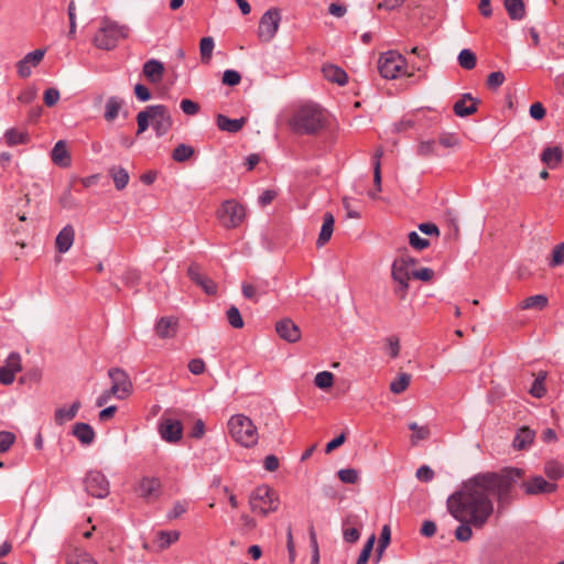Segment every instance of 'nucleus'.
<instances>
[{"instance_id":"obj_1","label":"nucleus","mask_w":564,"mask_h":564,"mask_svg":"<svg viewBox=\"0 0 564 564\" xmlns=\"http://www.w3.org/2000/svg\"><path fill=\"white\" fill-rule=\"evenodd\" d=\"M522 474L519 468H510L500 474H479L465 481L460 489L447 499L449 513L460 523L457 529L485 525L494 514L490 496L497 498L499 511L507 507L512 499V488Z\"/></svg>"},{"instance_id":"obj_2","label":"nucleus","mask_w":564,"mask_h":564,"mask_svg":"<svg viewBox=\"0 0 564 564\" xmlns=\"http://www.w3.org/2000/svg\"><path fill=\"white\" fill-rule=\"evenodd\" d=\"M326 116L315 104L297 107L288 121L290 129L299 134H315L325 127Z\"/></svg>"},{"instance_id":"obj_3","label":"nucleus","mask_w":564,"mask_h":564,"mask_svg":"<svg viewBox=\"0 0 564 564\" xmlns=\"http://www.w3.org/2000/svg\"><path fill=\"white\" fill-rule=\"evenodd\" d=\"M150 121L158 137L166 134L173 124L171 113L166 106H148L137 115V134L143 133L149 128Z\"/></svg>"},{"instance_id":"obj_4","label":"nucleus","mask_w":564,"mask_h":564,"mask_svg":"<svg viewBox=\"0 0 564 564\" xmlns=\"http://www.w3.org/2000/svg\"><path fill=\"white\" fill-rule=\"evenodd\" d=\"M130 29L126 24L105 17L99 22V28L93 39L94 45L104 51H110L117 47L121 40L129 37Z\"/></svg>"},{"instance_id":"obj_5","label":"nucleus","mask_w":564,"mask_h":564,"mask_svg":"<svg viewBox=\"0 0 564 564\" xmlns=\"http://www.w3.org/2000/svg\"><path fill=\"white\" fill-rule=\"evenodd\" d=\"M231 438L239 445L250 448L257 445L259 434L252 420L243 414L232 415L227 423Z\"/></svg>"},{"instance_id":"obj_6","label":"nucleus","mask_w":564,"mask_h":564,"mask_svg":"<svg viewBox=\"0 0 564 564\" xmlns=\"http://www.w3.org/2000/svg\"><path fill=\"white\" fill-rule=\"evenodd\" d=\"M249 503L252 512L267 516L279 508L280 501L276 492L271 487L262 485L252 491Z\"/></svg>"},{"instance_id":"obj_7","label":"nucleus","mask_w":564,"mask_h":564,"mask_svg":"<svg viewBox=\"0 0 564 564\" xmlns=\"http://www.w3.org/2000/svg\"><path fill=\"white\" fill-rule=\"evenodd\" d=\"M405 58L394 51L382 54L378 61V69L380 75L387 79H394L400 75L411 76L405 70Z\"/></svg>"},{"instance_id":"obj_8","label":"nucleus","mask_w":564,"mask_h":564,"mask_svg":"<svg viewBox=\"0 0 564 564\" xmlns=\"http://www.w3.org/2000/svg\"><path fill=\"white\" fill-rule=\"evenodd\" d=\"M217 218L226 229L237 228L243 223L246 210L238 202L229 199L224 202L218 208Z\"/></svg>"},{"instance_id":"obj_9","label":"nucleus","mask_w":564,"mask_h":564,"mask_svg":"<svg viewBox=\"0 0 564 564\" xmlns=\"http://www.w3.org/2000/svg\"><path fill=\"white\" fill-rule=\"evenodd\" d=\"M281 22V11L271 8L265 11L259 21L258 36L262 42H270L276 34Z\"/></svg>"},{"instance_id":"obj_10","label":"nucleus","mask_w":564,"mask_h":564,"mask_svg":"<svg viewBox=\"0 0 564 564\" xmlns=\"http://www.w3.org/2000/svg\"><path fill=\"white\" fill-rule=\"evenodd\" d=\"M85 490L95 498H106L110 492V484L107 477L99 470H90L84 479Z\"/></svg>"},{"instance_id":"obj_11","label":"nucleus","mask_w":564,"mask_h":564,"mask_svg":"<svg viewBox=\"0 0 564 564\" xmlns=\"http://www.w3.org/2000/svg\"><path fill=\"white\" fill-rule=\"evenodd\" d=\"M134 491L138 497L142 498L147 502L156 501L162 495V482L156 477H142Z\"/></svg>"},{"instance_id":"obj_12","label":"nucleus","mask_w":564,"mask_h":564,"mask_svg":"<svg viewBox=\"0 0 564 564\" xmlns=\"http://www.w3.org/2000/svg\"><path fill=\"white\" fill-rule=\"evenodd\" d=\"M391 275L393 281L397 283L394 293L401 300H404L408 294L409 281L412 276V271L405 267V262L403 260H394Z\"/></svg>"},{"instance_id":"obj_13","label":"nucleus","mask_w":564,"mask_h":564,"mask_svg":"<svg viewBox=\"0 0 564 564\" xmlns=\"http://www.w3.org/2000/svg\"><path fill=\"white\" fill-rule=\"evenodd\" d=\"M111 379V392H116L118 399H126L132 391V383L129 376L120 368H111L108 372Z\"/></svg>"},{"instance_id":"obj_14","label":"nucleus","mask_w":564,"mask_h":564,"mask_svg":"<svg viewBox=\"0 0 564 564\" xmlns=\"http://www.w3.org/2000/svg\"><path fill=\"white\" fill-rule=\"evenodd\" d=\"M22 370L21 357L17 352H11L4 366L0 367V383L2 384H11L15 375Z\"/></svg>"},{"instance_id":"obj_15","label":"nucleus","mask_w":564,"mask_h":564,"mask_svg":"<svg viewBox=\"0 0 564 564\" xmlns=\"http://www.w3.org/2000/svg\"><path fill=\"white\" fill-rule=\"evenodd\" d=\"M523 491L529 495L552 494L556 490L555 482L546 481L542 476L532 477L522 482Z\"/></svg>"},{"instance_id":"obj_16","label":"nucleus","mask_w":564,"mask_h":564,"mask_svg":"<svg viewBox=\"0 0 564 564\" xmlns=\"http://www.w3.org/2000/svg\"><path fill=\"white\" fill-rule=\"evenodd\" d=\"M159 432L164 441L175 443L182 438L183 426L178 420L164 417L160 423Z\"/></svg>"},{"instance_id":"obj_17","label":"nucleus","mask_w":564,"mask_h":564,"mask_svg":"<svg viewBox=\"0 0 564 564\" xmlns=\"http://www.w3.org/2000/svg\"><path fill=\"white\" fill-rule=\"evenodd\" d=\"M278 335L289 343H296L301 339L300 327L290 318H283L275 324Z\"/></svg>"},{"instance_id":"obj_18","label":"nucleus","mask_w":564,"mask_h":564,"mask_svg":"<svg viewBox=\"0 0 564 564\" xmlns=\"http://www.w3.org/2000/svg\"><path fill=\"white\" fill-rule=\"evenodd\" d=\"M187 274L193 282L205 291L206 294L215 295L217 293V284L207 275L203 274L197 264L189 265Z\"/></svg>"},{"instance_id":"obj_19","label":"nucleus","mask_w":564,"mask_h":564,"mask_svg":"<svg viewBox=\"0 0 564 564\" xmlns=\"http://www.w3.org/2000/svg\"><path fill=\"white\" fill-rule=\"evenodd\" d=\"M45 54L44 50H35L29 54H26L19 63H18V74L20 77H29L32 73V67L37 66L43 59Z\"/></svg>"},{"instance_id":"obj_20","label":"nucleus","mask_w":564,"mask_h":564,"mask_svg":"<svg viewBox=\"0 0 564 564\" xmlns=\"http://www.w3.org/2000/svg\"><path fill=\"white\" fill-rule=\"evenodd\" d=\"M178 329V319L174 316L161 317L154 327L155 334L163 339L174 338Z\"/></svg>"},{"instance_id":"obj_21","label":"nucleus","mask_w":564,"mask_h":564,"mask_svg":"<svg viewBox=\"0 0 564 564\" xmlns=\"http://www.w3.org/2000/svg\"><path fill=\"white\" fill-rule=\"evenodd\" d=\"M480 100L474 98L470 94H464L453 107V110L458 117H467L477 111V106Z\"/></svg>"},{"instance_id":"obj_22","label":"nucleus","mask_w":564,"mask_h":564,"mask_svg":"<svg viewBox=\"0 0 564 564\" xmlns=\"http://www.w3.org/2000/svg\"><path fill=\"white\" fill-rule=\"evenodd\" d=\"M535 438V431L528 426L520 427L512 441V447L516 451H525L531 447Z\"/></svg>"},{"instance_id":"obj_23","label":"nucleus","mask_w":564,"mask_h":564,"mask_svg":"<svg viewBox=\"0 0 564 564\" xmlns=\"http://www.w3.org/2000/svg\"><path fill=\"white\" fill-rule=\"evenodd\" d=\"M164 70L163 63L153 58L144 63L142 73L150 83L158 84L162 80Z\"/></svg>"},{"instance_id":"obj_24","label":"nucleus","mask_w":564,"mask_h":564,"mask_svg":"<svg viewBox=\"0 0 564 564\" xmlns=\"http://www.w3.org/2000/svg\"><path fill=\"white\" fill-rule=\"evenodd\" d=\"M75 240V229L72 225H66L55 239V247L59 253L67 252Z\"/></svg>"},{"instance_id":"obj_25","label":"nucleus","mask_w":564,"mask_h":564,"mask_svg":"<svg viewBox=\"0 0 564 564\" xmlns=\"http://www.w3.org/2000/svg\"><path fill=\"white\" fill-rule=\"evenodd\" d=\"M51 159L52 162L59 167H68L70 165L72 158L65 141L59 140L55 143L51 152Z\"/></svg>"},{"instance_id":"obj_26","label":"nucleus","mask_w":564,"mask_h":564,"mask_svg":"<svg viewBox=\"0 0 564 564\" xmlns=\"http://www.w3.org/2000/svg\"><path fill=\"white\" fill-rule=\"evenodd\" d=\"M322 73L325 79L335 83L339 86H344L348 82L347 73L335 64H326L322 68Z\"/></svg>"},{"instance_id":"obj_27","label":"nucleus","mask_w":564,"mask_h":564,"mask_svg":"<svg viewBox=\"0 0 564 564\" xmlns=\"http://www.w3.org/2000/svg\"><path fill=\"white\" fill-rule=\"evenodd\" d=\"M247 122V118L230 119L225 115H217L216 123L219 130L236 133L240 131Z\"/></svg>"},{"instance_id":"obj_28","label":"nucleus","mask_w":564,"mask_h":564,"mask_svg":"<svg viewBox=\"0 0 564 564\" xmlns=\"http://www.w3.org/2000/svg\"><path fill=\"white\" fill-rule=\"evenodd\" d=\"M541 161L549 169H556L563 161V150L561 147H547L541 153Z\"/></svg>"},{"instance_id":"obj_29","label":"nucleus","mask_w":564,"mask_h":564,"mask_svg":"<svg viewBox=\"0 0 564 564\" xmlns=\"http://www.w3.org/2000/svg\"><path fill=\"white\" fill-rule=\"evenodd\" d=\"M80 401H74L69 408H58L54 413V422L57 425H63L66 422L72 421L80 409Z\"/></svg>"},{"instance_id":"obj_30","label":"nucleus","mask_w":564,"mask_h":564,"mask_svg":"<svg viewBox=\"0 0 564 564\" xmlns=\"http://www.w3.org/2000/svg\"><path fill=\"white\" fill-rule=\"evenodd\" d=\"M335 218L332 213H325L323 217V225L318 235L316 245L317 247L325 246L332 238L334 231Z\"/></svg>"},{"instance_id":"obj_31","label":"nucleus","mask_w":564,"mask_h":564,"mask_svg":"<svg viewBox=\"0 0 564 564\" xmlns=\"http://www.w3.org/2000/svg\"><path fill=\"white\" fill-rule=\"evenodd\" d=\"M73 434L85 445L91 444L95 438V431L87 423H76L73 427Z\"/></svg>"},{"instance_id":"obj_32","label":"nucleus","mask_w":564,"mask_h":564,"mask_svg":"<svg viewBox=\"0 0 564 564\" xmlns=\"http://www.w3.org/2000/svg\"><path fill=\"white\" fill-rule=\"evenodd\" d=\"M4 139L8 145L14 147L28 143L30 137L26 131L12 128L4 133Z\"/></svg>"},{"instance_id":"obj_33","label":"nucleus","mask_w":564,"mask_h":564,"mask_svg":"<svg viewBox=\"0 0 564 564\" xmlns=\"http://www.w3.org/2000/svg\"><path fill=\"white\" fill-rule=\"evenodd\" d=\"M109 174L113 180L115 186L118 191L126 188L129 183V173L121 166H112L109 169Z\"/></svg>"},{"instance_id":"obj_34","label":"nucleus","mask_w":564,"mask_h":564,"mask_svg":"<svg viewBox=\"0 0 564 564\" xmlns=\"http://www.w3.org/2000/svg\"><path fill=\"white\" fill-rule=\"evenodd\" d=\"M505 8L512 20H521L525 15V7L522 0H505Z\"/></svg>"},{"instance_id":"obj_35","label":"nucleus","mask_w":564,"mask_h":564,"mask_svg":"<svg viewBox=\"0 0 564 564\" xmlns=\"http://www.w3.org/2000/svg\"><path fill=\"white\" fill-rule=\"evenodd\" d=\"M547 303H549V300L545 295H542V294H538V295H533V296H529L527 299H524L521 304H520V307L522 310H543L547 306Z\"/></svg>"},{"instance_id":"obj_36","label":"nucleus","mask_w":564,"mask_h":564,"mask_svg":"<svg viewBox=\"0 0 564 564\" xmlns=\"http://www.w3.org/2000/svg\"><path fill=\"white\" fill-rule=\"evenodd\" d=\"M66 564H97L89 553L76 549L73 553L66 554Z\"/></svg>"},{"instance_id":"obj_37","label":"nucleus","mask_w":564,"mask_h":564,"mask_svg":"<svg viewBox=\"0 0 564 564\" xmlns=\"http://www.w3.org/2000/svg\"><path fill=\"white\" fill-rule=\"evenodd\" d=\"M122 107V100L118 97H110L105 106V119L108 122L113 121Z\"/></svg>"},{"instance_id":"obj_38","label":"nucleus","mask_w":564,"mask_h":564,"mask_svg":"<svg viewBox=\"0 0 564 564\" xmlns=\"http://www.w3.org/2000/svg\"><path fill=\"white\" fill-rule=\"evenodd\" d=\"M411 382V375L401 372L398 375L395 379H393L390 383V391L394 394H400L404 392Z\"/></svg>"},{"instance_id":"obj_39","label":"nucleus","mask_w":564,"mask_h":564,"mask_svg":"<svg viewBox=\"0 0 564 564\" xmlns=\"http://www.w3.org/2000/svg\"><path fill=\"white\" fill-rule=\"evenodd\" d=\"M178 539V531H159L154 546L159 550H163L170 546L173 542Z\"/></svg>"},{"instance_id":"obj_40","label":"nucleus","mask_w":564,"mask_h":564,"mask_svg":"<svg viewBox=\"0 0 564 564\" xmlns=\"http://www.w3.org/2000/svg\"><path fill=\"white\" fill-rule=\"evenodd\" d=\"M458 64L464 69H474L477 63L475 53L468 48H464L458 54Z\"/></svg>"},{"instance_id":"obj_41","label":"nucleus","mask_w":564,"mask_h":564,"mask_svg":"<svg viewBox=\"0 0 564 564\" xmlns=\"http://www.w3.org/2000/svg\"><path fill=\"white\" fill-rule=\"evenodd\" d=\"M544 473L551 480H558L564 476V466L556 460H550L544 466Z\"/></svg>"},{"instance_id":"obj_42","label":"nucleus","mask_w":564,"mask_h":564,"mask_svg":"<svg viewBox=\"0 0 564 564\" xmlns=\"http://www.w3.org/2000/svg\"><path fill=\"white\" fill-rule=\"evenodd\" d=\"M215 47V43L213 37L207 36L203 37L199 43V52L202 62L208 64L212 59L213 50Z\"/></svg>"},{"instance_id":"obj_43","label":"nucleus","mask_w":564,"mask_h":564,"mask_svg":"<svg viewBox=\"0 0 564 564\" xmlns=\"http://www.w3.org/2000/svg\"><path fill=\"white\" fill-rule=\"evenodd\" d=\"M409 429L413 432L411 435L412 445H416L419 441L427 440L430 437V429L426 425L420 426L415 422L409 425Z\"/></svg>"},{"instance_id":"obj_44","label":"nucleus","mask_w":564,"mask_h":564,"mask_svg":"<svg viewBox=\"0 0 564 564\" xmlns=\"http://www.w3.org/2000/svg\"><path fill=\"white\" fill-rule=\"evenodd\" d=\"M383 155V149L380 147L373 154V184L377 191H381V163L380 159Z\"/></svg>"},{"instance_id":"obj_45","label":"nucleus","mask_w":564,"mask_h":564,"mask_svg":"<svg viewBox=\"0 0 564 564\" xmlns=\"http://www.w3.org/2000/svg\"><path fill=\"white\" fill-rule=\"evenodd\" d=\"M194 154V149L187 144H178L172 153V159L175 162H185L189 160Z\"/></svg>"},{"instance_id":"obj_46","label":"nucleus","mask_w":564,"mask_h":564,"mask_svg":"<svg viewBox=\"0 0 564 564\" xmlns=\"http://www.w3.org/2000/svg\"><path fill=\"white\" fill-rule=\"evenodd\" d=\"M545 378H546L545 372H540L538 375V377L535 378V380L530 389L531 395H533L534 398H538V399L544 397V394L546 392L545 386H544Z\"/></svg>"},{"instance_id":"obj_47","label":"nucleus","mask_w":564,"mask_h":564,"mask_svg":"<svg viewBox=\"0 0 564 564\" xmlns=\"http://www.w3.org/2000/svg\"><path fill=\"white\" fill-rule=\"evenodd\" d=\"M314 383L319 389H329L334 383V375L329 371H321L315 376Z\"/></svg>"},{"instance_id":"obj_48","label":"nucleus","mask_w":564,"mask_h":564,"mask_svg":"<svg viewBox=\"0 0 564 564\" xmlns=\"http://www.w3.org/2000/svg\"><path fill=\"white\" fill-rule=\"evenodd\" d=\"M386 349L391 358H397L400 355L401 345L397 335L388 336L384 339Z\"/></svg>"},{"instance_id":"obj_49","label":"nucleus","mask_w":564,"mask_h":564,"mask_svg":"<svg viewBox=\"0 0 564 564\" xmlns=\"http://www.w3.org/2000/svg\"><path fill=\"white\" fill-rule=\"evenodd\" d=\"M227 321L234 328H242L245 323L239 310L236 306H230L226 312Z\"/></svg>"},{"instance_id":"obj_50","label":"nucleus","mask_w":564,"mask_h":564,"mask_svg":"<svg viewBox=\"0 0 564 564\" xmlns=\"http://www.w3.org/2000/svg\"><path fill=\"white\" fill-rule=\"evenodd\" d=\"M189 508V501L181 500L176 501L171 510L166 513L169 519H177L182 517Z\"/></svg>"},{"instance_id":"obj_51","label":"nucleus","mask_w":564,"mask_h":564,"mask_svg":"<svg viewBox=\"0 0 564 564\" xmlns=\"http://www.w3.org/2000/svg\"><path fill=\"white\" fill-rule=\"evenodd\" d=\"M67 13H68V20H69L68 37L69 39H74L75 35H76V28H77V24H76V3H75L74 0H72L68 3Z\"/></svg>"},{"instance_id":"obj_52","label":"nucleus","mask_w":564,"mask_h":564,"mask_svg":"<svg viewBox=\"0 0 564 564\" xmlns=\"http://www.w3.org/2000/svg\"><path fill=\"white\" fill-rule=\"evenodd\" d=\"M436 143L434 140H424L417 144V154L423 158L431 156L435 153Z\"/></svg>"},{"instance_id":"obj_53","label":"nucleus","mask_w":564,"mask_h":564,"mask_svg":"<svg viewBox=\"0 0 564 564\" xmlns=\"http://www.w3.org/2000/svg\"><path fill=\"white\" fill-rule=\"evenodd\" d=\"M15 435L12 432L1 431L0 432V453L9 451L14 444Z\"/></svg>"},{"instance_id":"obj_54","label":"nucleus","mask_w":564,"mask_h":564,"mask_svg":"<svg viewBox=\"0 0 564 564\" xmlns=\"http://www.w3.org/2000/svg\"><path fill=\"white\" fill-rule=\"evenodd\" d=\"M409 243L416 250H423L430 246V241L420 237L415 231L409 234Z\"/></svg>"},{"instance_id":"obj_55","label":"nucleus","mask_w":564,"mask_h":564,"mask_svg":"<svg viewBox=\"0 0 564 564\" xmlns=\"http://www.w3.org/2000/svg\"><path fill=\"white\" fill-rule=\"evenodd\" d=\"M564 263V242L557 243L552 252L551 267H558Z\"/></svg>"},{"instance_id":"obj_56","label":"nucleus","mask_w":564,"mask_h":564,"mask_svg":"<svg viewBox=\"0 0 564 564\" xmlns=\"http://www.w3.org/2000/svg\"><path fill=\"white\" fill-rule=\"evenodd\" d=\"M221 82L227 86H237L241 82V76L237 70L227 69L224 72Z\"/></svg>"},{"instance_id":"obj_57","label":"nucleus","mask_w":564,"mask_h":564,"mask_svg":"<svg viewBox=\"0 0 564 564\" xmlns=\"http://www.w3.org/2000/svg\"><path fill=\"white\" fill-rule=\"evenodd\" d=\"M438 142L445 148L458 147L460 141L455 133H443L440 135Z\"/></svg>"},{"instance_id":"obj_58","label":"nucleus","mask_w":564,"mask_h":564,"mask_svg":"<svg viewBox=\"0 0 564 564\" xmlns=\"http://www.w3.org/2000/svg\"><path fill=\"white\" fill-rule=\"evenodd\" d=\"M338 478L345 484H355L358 479V473L352 468L340 469Z\"/></svg>"},{"instance_id":"obj_59","label":"nucleus","mask_w":564,"mask_h":564,"mask_svg":"<svg viewBox=\"0 0 564 564\" xmlns=\"http://www.w3.org/2000/svg\"><path fill=\"white\" fill-rule=\"evenodd\" d=\"M505 79L502 72H492L487 78V85L489 88L496 89L503 84Z\"/></svg>"},{"instance_id":"obj_60","label":"nucleus","mask_w":564,"mask_h":564,"mask_svg":"<svg viewBox=\"0 0 564 564\" xmlns=\"http://www.w3.org/2000/svg\"><path fill=\"white\" fill-rule=\"evenodd\" d=\"M180 106L182 111L188 116H195L199 111V105L191 99H183Z\"/></svg>"},{"instance_id":"obj_61","label":"nucleus","mask_w":564,"mask_h":564,"mask_svg":"<svg viewBox=\"0 0 564 564\" xmlns=\"http://www.w3.org/2000/svg\"><path fill=\"white\" fill-rule=\"evenodd\" d=\"M37 91L34 87H28L18 96L21 104H31L36 98Z\"/></svg>"},{"instance_id":"obj_62","label":"nucleus","mask_w":564,"mask_h":564,"mask_svg":"<svg viewBox=\"0 0 564 564\" xmlns=\"http://www.w3.org/2000/svg\"><path fill=\"white\" fill-rule=\"evenodd\" d=\"M44 104L47 107H53L59 100V91L55 88H48L44 93Z\"/></svg>"},{"instance_id":"obj_63","label":"nucleus","mask_w":564,"mask_h":564,"mask_svg":"<svg viewBox=\"0 0 564 564\" xmlns=\"http://www.w3.org/2000/svg\"><path fill=\"white\" fill-rule=\"evenodd\" d=\"M412 276L414 279H417V280H421L424 282H429L434 278V271L430 268H422L419 270H413Z\"/></svg>"},{"instance_id":"obj_64","label":"nucleus","mask_w":564,"mask_h":564,"mask_svg":"<svg viewBox=\"0 0 564 564\" xmlns=\"http://www.w3.org/2000/svg\"><path fill=\"white\" fill-rule=\"evenodd\" d=\"M416 478L424 482L431 481L434 478V471L427 465H423L416 470Z\"/></svg>"}]
</instances>
